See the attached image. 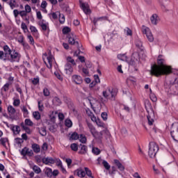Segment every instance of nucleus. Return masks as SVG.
<instances>
[{"label":"nucleus","instance_id":"58836bf2","mask_svg":"<svg viewBox=\"0 0 178 178\" xmlns=\"http://www.w3.org/2000/svg\"><path fill=\"white\" fill-rule=\"evenodd\" d=\"M9 5L11 9H15V8H16V0H10L9 1Z\"/></svg>","mask_w":178,"mask_h":178},{"label":"nucleus","instance_id":"e2e57ef3","mask_svg":"<svg viewBox=\"0 0 178 178\" xmlns=\"http://www.w3.org/2000/svg\"><path fill=\"white\" fill-rule=\"evenodd\" d=\"M21 29H22V30H24V32H26V30H28L27 25H26V23L22 22Z\"/></svg>","mask_w":178,"mask_h":178},{"label":"nucleus","instance_id":"f03ea898","mask_svg":"<svg viewBox=\"0 0 178 178\" xmlns=\"http://www.w3.org/2000/svg\"><path fill=\"white\" fill-rule=\"evenodd\" d=\"M165 88L170 90L171 94H177L178 92V77L173 76L171 79L164 83Z\"/></svg>","mask_w":178,"mask_h":178},{"label":"nucleus","instance_id":"a211bd4d","mask_svg":"<svg viewBox=\"0 0 178 178\" xmlns=\"http://www.w3.org/2000/svg\"><path fill=\"white\" fill-rule=\"evenodd\" d=\"M136 47L138 49L140 50V52H144V46H143V42L140 40V39H137L136 40Z\"/></svg>","mask_w":178,"mask_h":178},{"label":"nucleus","instance_id":"09e8293b","mask_svg":"<svg viewBox=\"0 0 178 178\" xmlns=\"http://www.w3.org/2000/svg\"><path fill=\"white\" fill-rule=\"evenodd\" d=\"M96 84H98V83H101V81L99 80V76L98 75L94 76V81Z\"/></svg>","mask_w":178,"mask_h":178},{"label":"nucleus","instance_id":"6e6d98bb","mask_svg":"<svg viewBox=\"0 0 178 178\" xmlns=\"http://www.w3.org/2000/svg\"><path fill=\"white\" fill-rule=\"evenodd\" d=\"M124 31L127 33V35H133V32L129 28H127L126 29H124Z\"/></svg>","mask_w":178,"mask_h":178},{"label":"nucleus","instance_id":"ddd939ff","mask_svg":"<svg viewBox=\"0 0 178 178\" xmlns=\"http://www.w3.org/2000/svg\"><path fill=\"white\" fill-rule=\"evenodd\" d=\"M42 161L44 165H49V163L54 165L55 163V159L52 157H44Z\"/></svg>","mask_w":178,"mask_h":178},{"label":"nucleus","instance_id":"cd10ccee","mask_svg":"<svg viewBox=\"0 0 178 178\" xmlns=\"http://www.w3.org/2000/svg\"><path fill=\"white\" fill-rule=\"evenodd\" d=\"M53 103L56 106H59V105H60V104H62V101H60V99H59L58 97H56L53 99Z\"/></svg>","mask_w":178,"mask_h":178},{"label":"nucleus","instance_id":"de8ad7c7","mask_svg":"<svg viewBox=\"0 0 178 178\" xmlns=\"http://www.w3.org/2000/svg\"><path fill=\"white\" fill-rule=\"evenodd\" d=\"M14 106H19L20 105V99H15L13 102Z\"/></svg>","mask_w":178,"mask_h":178},{"label":"nucleus","instance_id":"72a5a7b5","mask_svg":"<svg viewBox=\"0 0 178 178\" xmlns=\"http://www.w3.org/2000/svg\"><path fill=\"white\" fill-rule=\"evenodd\" d=\"M79 138H80V136L77 132L72 133L70 136V140H79Z\"/></svg>","mask_w":178,"mask_h":178},{"label":"nucleus","instance_id":"7ed1b4c3","mask_svg":"<svg viewBox=\"0 0 178 178\" xmlns=\"http://www.w3.org/2000/svg\"><path fill=\"white\" fill-rule=\"evenodd\" d=\"M3 56H5V53L3 51H0V59L1 60H9L10 62H19L20 58H22V55L19 54V52L16 51V50H13L12 53L7 57L6 58H4Z\"/></svg>","mask_w":178,"mask_h":178},{"label":"nucleus","instance_id":"473e14b6","mask_svg":"<svg viewBox=\"0 0 178 178\" xmlns=\"http://www.w3.org/2000/svg\"><path fill=\"white\" fill-rule=\"evenodd\" d=\"M39 133L43 137L47 136V129H45L44 127L39 128Z\"/></svg>","mask_w":178,"mask_h":178},{"label":"nucleus","instance_id":"680f3d73","mask_svg":"<svg viewBox=\"0 0 178 178\" xmlns=\"http://www.w3.org/2000/svg\"><path fill=\"white\" fill-rule=\"evenodd\" d=\"M47 5H48V3H47L46 1H42L40 6L42 9H45V8H47Z\"/></svg>","mask_w":178,"mask_h":178},{"label":"nucleus","instance_id":"5fc2aeb1","mask_svg":"<svg viewBox=\"0 0 178 178\" xmlns=\"http://www.w3.org/2000/svg\"><path fill=\"white\" fill-rule=\"evenodd\" d=\"M43 94L44 97H49V90H48V88H44L43 90Z\"/></svg>","mask_w":178,"mask_h":178},{"label":"nucleus","instance_id":"f257e3e1","mask_svg":"<svg viewBox=\"0 0 178 178\" xmlns=\"http://www.w3.org/2000/svg\"><path fill=\"white\" fill-rule=\"evenodd\" d=\"M163 55H159L157 58V65L154 64L151 67L150 73L156 77H159V76H164L170 74L172 73V70L165 62V59L162 58Z\"/></svg>","mask_w":178,"mask_h":178},{"label":"nucleus","instance_id":"774afa93","mask_svg":"<svg viewBox=\"0 0 178 178\" xmlns=\"http://www.w3.org/2000/svg\"><path fill=\"white\" fill-rule=\"evenodd\" d=\"M19 15L22 17H24V16H27V12L24 10L20 11Z\"/></svg>","mask_w":178,"mask_h":178},{"label":"nucleus","instance_id":"052dcab7","mask_svg":"<svg viewBox=\"0 0 178 178\" xmlns=\"http://www.w3.org/2000/svg\"><path fill=\"white\" fill-rule=\"evenodd\" d=\"M30 30H31V33H38V30H37V28H35V26H31Z\"/></svg>","mask_w":178,"mask_h":178},{"label":"nucleus","instance_id":"a18cd8bd","mask_svg":"<svg viewBox=\"0 0 178 178\" xmlns=\"http://www.w3.org/2000/svg\"><path fill=\"white\" fill-rule=\"evenodd\" d=\"M65 126L67 127H72L73 126V122L70 120H65Z\"/></svg>","mask_w":178,"mask_h":178},{"label":"nucleus","instance_id":"bb28decb","mask_svg":"<svg viewBox=\"0 0 178 178\" xmlns=\"http://www.w3.org/2000/svg\"><path fill=\"white\" fill-rule=\"evenodd\" d=\"M62 8L63 9L64 12H66V13H67L68 15H70V13H72V10H70V7H69L68 5H63Z\"/></svg>","mask_w":178,"mask_h":178},{"label":"nucleus","instance_id":"6ab92c4d","mask_svg":"<svg viewBox=\"0 0 178 178\" xmlns=\"http://www.w3.org/2000/svg\"><path fill=\"white\" fill-rule=\"evenodd\" d=\"M74 173L76 174V176H78V177H86V171L83 170V169L81 168H79L76 170H75Z\"/></svg>","mask_w":178,"mask_h":178},{"label":"nucleus","instance_id":"4c0bfd02","mask_svg":"<svg viewBox=\"0 0 178 178\" xmlns=\"http://www.w3.org/2000/svg\"><path fill=\"white\" fill-rule=\"evenodd\" d=\"M92 152L95 155H99L101 154V150L98 147H92Z\"/></svg>","mask_w":178,"mask_h":178},{"label":"nucleus","instance_id":"0eeeda50","mask_svg":"<svg viewBox=\"0 0 178 178\" xmlns=\"http://www.w3.org/2000/svg\"><path fill=\"white\" fill-rule=\"evenodd\" d=\"M44 172L47 177H52V176L56 177V176L59 175V170H54V171H52V168H45Z\"/></svg>","mask_w":178,"mask_h":178},{"label":"nucleus","instance_id":"0e129e2a","mask_svg":"<svg viewBox=\"0 0 178 178\" xmlns=\"http://www.w3.org/2000/svg\"><path fill=\"white\" fill-rule=\"evenodd\" d=\"M42 149L43 151H47V149H48V143H44L43 145H42Z\"/></svg>","mask_w":178,"mask_h":178},{"label":"nucleus","instance_id":"b1692460","mask_svg":"<svg viewBox=\"0 0 178 178\" xmlns=\"http://www.w3.org/2000/svg\"><path fill=\"white\" fill-rule=\"evenodd\" d=\"M152 24H154L156 26L158 24V15L156 14H153L152 16L150 17Z\"/></svg>","mask_w":178,"mask_h":178},{"label":"nucleus","instance_id":"3c124183","mask_svg":"<svg viewBox=\"0 0 178 178\" xmlns=\"http://www.w3.org/2000/svg\"><path fill=\"white\" fill-rule=\"evenodd\" d=\"M28 39L29 40V42L31 45H34V38L31 35H28Z\"/></svg>","mask_w":178,"mask_h":178},{"label":"nucleus","instance_id":"c756f323","mask_svg":"<svg viewBox=\"0 0 178 178\" xmlns=\"http://www.w3.org/2000/svg\"><path fill=\"white\" fill-rule=\"evenodd\" d=\"M33 116L36 120H40L41 119V114H40V112L38 111L33 112Z\"/></svg>","mask_w":178,"mask_h":178},{"label":"nucleus","instance_id":"69168bd1","mask_svg":"<svg viewBox=\"0 0 178 178\" xmlns=\"http://www.w3.org/2000/svg\"><path fill=\"white\" fill-rule=\"evenodd\" d=\"M78 59L80 60L81 63H84V62H86V58L83 56H79Z\"/></svg>","mask_w":178,"mask_h":178},{"label":"nucleus","instance_id":"4468645a","mask_svg":"<svg viewBox=\"0 0 178 178\" xmlns=\"http://www.w3.org/2000/svg\"><path fill=\"white\" fill-rule=\"evenodd\" d=\"M65 72L66 74H72L73 73V67H72V64L67 63L65 65Z\"/></svg>","mask_w":178,"mask_h":178},{"label":"nucleus","instance_id":"f8f14e48","mask_svg":"<svg viewBox=\"0 0 178 178\" xmlns=\"http://www.w3.org/2000/svg\"><path fill=\"white\" fill-rule=\"evenodd\" d=\"M3 49L4 51V56L3 58L4 59H7V58H8L10 56V54L13 53V51H12V49H10V48L9 47V46H8V44H6L3 46Z\"/></svg>","mask_w":178,"mask_h":178},{"label":"nucleus","instance_id":"49530a36","mask_svg":"<svg viewBox=\"0 0 178 178\" xmlns=\"http://www.w3.org/2000/svg\"><path fill=\"white\" fill-rule=\"evenodd\" d=\"M18 42H19L20 44H22V45H24V38L23 37V35H20L18 39H17Z\"/></svg>","mask_w":178,"mask_h":178},{"label":"nucleus","instance_id":"37998d69","mask_svg":"<svg viewBox=\"0 0 178 178\" xmlns=\"http://www.w3.org/2000/svg\"><path fill=\"white\" fill-rule=\"evenodd\" d=\"M8 138H1L0 139L1 144H2L3 147L6 145V143H8Z\"/></svg>","mask_w":178,"mask_h":178},{"label":"nucleus","instance_id":"c85d7f7f","mask_svg":"<svg viewBox=\"0 0 178 178\" xmlns=\"http://www.w3.org/2000/svg\"><path fill=\"white\" fill-rule=\"evenodd\" d=\"M8 111L10 113V116H11V115H15V113H16V109H15V108H13L12 106H8Z\"/></svg>","mask_w":178,"mask_h":178},{"label":"nucleus","instance_id":"603ef678","mask_svg":"<svg viewBox=\"0 0 178 178\" xmlns=\"http://www.w3.org/2000/svg\"><path fill=\"white\" fill-rule=\"evenodd\" d=\"M25 12H26V13H30V12H31V7L29 4L25 6Z\"/></svg>","mask_w":178,"mask_h":178},{"label":"nucleus","instance_id":"5701e85b","mask_svg":"<svg viewBox=\"0 0 178 178\" xmlns=\"http://www.w3.org/2000/svg\"><path fill=\"white\" fill-rule=\"evenodd\" d=\"M81 8L83 10V11L86 15H88L91 13V10H90V8L88 6H86V3H82L81 5Z\"/></svg>","mask_w":178,"mask_h":178},{"label":"nucleus","instance_id":"a878e982","mask_svg":"<svg viewBox=\"0 0 178 178\" xmlns=\"http://www.w3.org/2000/svg\"><path fill=\"white\" fill-rule=\"evenodd\" d=\"M85 173L86 175L89 177L90 178H94V176H92V172H91V170H90L88 168L85 167L84 168Z\"/></svg>","mask_w":178,"mask_h":178},{"label":"nucleus","instance_id":"4d7b16f0","mask_svg":"<svg viewBox=\"0 0 178 178\" xmlns=\"http://www.w3.org/2000/svg\"><path fill=\"white\" fill-rule=\"evenodd\" d=\"M102 118L103 120H108V114L105 112L102 113Z\"/></svg>","mask_w":178,"mask_h":178},{"label":"nucleus","instance_id":"c03bdc74","mask_svg":"<svg viewBox=\"0 0 178 178\" xmlns=\"http://www.w3.org/2000/svg\"><path fill=\"white\" fill-rule=\"evenodd\" d=\"M118 58L120 59V60H126L127 57H126V54H118Z\"/></svg>","mask_w":178,"mask_h":178},{"label":"nucleus","instance_id":"6e6552de","mask_svg":"<svg viewBox=\"0 0 178 178\" xmlns=\"http://www.w3.org/2000/svg\"><path fill=\"white\" fill-rule=\"evenodd\" d=\"M140 60V54L137 51H134L132 55L131 60L129 61V65L131 66H135L136 63H138Z\"/></svg>","mask_w":178,"mask_h":178},{"label":"nucleus","instance_id":"412c9836","mask_svg":"<svg viewBox=\"0 0 178 178\" xmlns=\"http://www.w3.org/2000/svg\"><path fill=\"white\" fill-rule=\"evenodd\" d=\"M10 129L14 134H20L21 129H20V127L19 125H11Z\"/></svg>","mask_w":178,"mask_h":178},{"label":"nucleus","instance_id":"ea45409f","mask_svg":"<svg viewBox=\"0 0 178 178\" xmlns=\"http://www.w3.org/2000/svg\"><path fill=\"white\" fill-rule=\"evenodd\" d=\"M72 29L69 28V26H65L63 29V34H68V33H70Z\"/></svg>","mask_w":178,"mask_h":178},{"label":"nucleus","instance_id":"9d476101","mask_svg":"<svg viewBox=\"0 0 178 178\" xmlns=\"http://www.w3.org/2000/svg\"><path fill=\"white\" fill-rule=\"evenodd\" d=\"M21 155L22 156H33L34 155V152H33L32 149H30L29 147H25L21 151Z\"/></svg>","mask_w":178,"mask_h":178},{"label":"nucleus","instance_id":"e433bc0d","mask_svg":"<svg viewBox=\"0 0 178 178\" xmlns=\"http://www.w3.org/2000/svg\"><path fill=\"white\" fill-rule=\"evenodd\" d=\"M102 165L105 168V169H106V170H109V169H111V165H109L108 161L104 160L102 161Z\"/></svg>","mask_w":178,"mask_h":178},{"label":"nucleus","instance_id":"2eb2a0df","mask_svg":"<svg viewBox=\"0 0 178 178\" xmlns=\"http://www.w3.org/2000/svg\"><path fill=\"white\" fill-rule=\"evenodd\" d=\"M80 150L79 152V154L81 155H86L87 154V151H88L87 146L86 145H79Z\"/></svg>","mask_w":178,"mask_h":178},{"label":"nucleus","instance_id":"1a4fd4ad","mask_svg":"<svg viewBox=\"0 0 178 178\" xmlns=\"http://www.w3.org/2000/svg\"><path fill=\"white\" fill-rule=\"evenodd\" d=\"M143 34H145L149 42H154V35H152V33L151 32L149 28H145L143 31Z\"/></svg>","mask_w":178,"mask_h":178},{"label":"nucleus","instance_id":"f3484780","mask_svg":"<svg viewBox=\"0 0 178 178\" xmlns=\"http://www.w3.org/2000/svg\"><path fill=\"white\" fill-rule=\"evenodd\" d=\"M72 81L75 84H81L83 83V79L79 75L72 76Z\"/></svg>","mask_w":178,"mask_h":178},{"label":"nucleus","instance_id":"aec40b11","mask_svg":"<svg viewBox=\"0 0 178 178\" xmlns=\"http://www.w3.org/2000/svg\"><path fill=\"white\" fill-rule=\"evenodd\" d=\"M31 148L35 154H39V152H41V147H40V145L37 143L32 144Z\"/></svg>","mask_w":178,"mask_h":178},{"label":"nucleus","instance_id":"c9c22d12","mask_svg":"<svg viewBox=\"0 0 178 178\" xmlns=\"http://www.w3.org/2000/svg\"><path fill=\"white\" fill-rule=\"evenodd\" d=\"M67 63H71L72 66H76V62L74 61V59L72 58L71 56H68L67 58Z\"/></svg>","mask_w":178,"mask_h":178},{"label":"nucleus","instance_id":"864d4df0","mask_svg":"<svg viewBox=\"0 0 178 178\" xmlns=\"http://www.w3.org/2000/svg\"><path fill=\"white\" fill-rule=\"evenodd\" d=\"M82 72L85 74V76H90V72L88 71V68H83Z\"/></svg>","mask_w":178,"mask_h":178},{"label":"nucleus","instance_id":"39448f33","mask_svg":"<svg viewBox=\"0 0 178 178\" xmlns=\"http://www.w3.org/2000/svg\"><path fill=\"white\" fill-rule=\"evenodd\" d=\"M158 151H159V146L154 142H150L149 144V156L150 158H155Z\"/></svg>","mask_w":178,"mask_h":178},{"label":"nucleus","instance_id":"2f4dec72","mask_svg":"<svg viewBox=\"0 0 178 178\" xmlns=\"http://www.w3.org/2000/svg\"><path fill=\"white\" fill-rule=\"evenodd\" d=\"M70 148L72 151L77 152V151H79V145H77L76 143H72L70 145Z\"/></svg>","mask_w":178,"mask_h":178},{"label":"nucleus","instance_id":"a19ab883","mask_svg":"<svg viewBox=\"0 0 178 178\" xmlns=\"http://www.w3.org/2000/svg\"><path fill=\"white\" fill-rule=\"evenodd\" d=\"M24 123L26 124V126H33L34 125V123L32 122L31 120L30 119H26L25 121H24Z\"/></svg>","mask_w":178,"mask_h":178},{"label":"nucleus","instance_id":"8fccbe9b","mask_svg":"<svg viewBox=\"0 0 178 178\" xmlns=\"http://www.w3.org/2000/svg\"><path fill=\"white\" fill-rule=\"evenodd\" d=\"M40 26H41L42 29L43 30V31H47V29H49V27H48L47 26V24L42 23L40 24Z\"/></svg>","mask_w":178,"mask_h":178},{"label":"nucleus","instance_id":"13d9d810","mask_svg":"<svg viewBox=\"0 0 178 178\" xmlns=\"http://www.w3.org/2000/svg\"><path fill=\"white\" fill-rule=\"evenodd\" d=\"M54 74H55L56 77H57V79H58V80H60V81H62V80H63V78L62 77L60 74H59V72H54Z\"/></svg>","mask_w":178,"mask_h":178},{"label":"nucleus","instance_id":"423d86ee","mask_svg":"<svg viewBox=\"0 0 178 178\" xmlns=\"http://www.w3.org/2000/svg\"><path fill=\"white\" fill-rule=\"evenodd\" d=\"M118 94V90L116 89H111V88H108L107 90L103 91V97L104 98L108 99L111 95V98H115Z\"/></svg>","mask_w":178,"mask_h":178},{"label":"nucleus","instance_id":"9b49d317","mask_svg":"<svg viewBox=\"0 0 178 178\" xmlns=\"http://www.w3.org/2000/svg\"><path fill=\"white\" fill-rule=\"evenodd\" d=\"M67 38H68V42L69 44H70V45H76L78 49L80 50V44L77 41L74 40V38L73 37L72 34H69L67 35Z\"/></svg>","mask_w":178,"mask_h":178},{"label":"nucleus","instance_id":"4be33fe9","mask_svg":"<svg viewBox=\"0 0 178 178\" xmlns=\"http://www.w3.org/2000/svg\"><path fill=\"white\" fill-rule=\"evenodd\" d=\"M88 127L93 137H95V134H97V130H95L94 125H92L91 123H88Z\"/></svg>","mask_w":178,"mask_h":178},{"label":"nucleus","instance_id":"dca6fc26","mask_svg":"<svg viewBox=\"0 0 178 178\" xmlns=\"http://www.w3.org/2000/svg\"><path fill=\"white\" fill-rule=\"evenodd\" d=\"M114 163L116 165L118 169H119L120 172H124V165H123V164H122L119 160L115 159Z\"/></svg>","mask_w":178,"mask_h":178},{"label":"nucleus","instance_id":"79ce46f5","mask_svg":"<svg viewBox=\"0 0 178 178\" xmlns=\"http://www.w3.org/2000/svg\"><path fill=\"white\" fill-rule=\"evenodd\" d=\"M16 144H17L18 145H22V144H23V143H24V140H23V139L20 138H16L15 139Z\"/></svg>","mask_w":178,"mask_h":178},{"label":"nucleus","instance_id":"393cba45","mask_svg":"<svg viewBox=\"0 0 178 178\" xmlns=\"http://www.w3.org/2000/svg\"><path fill=\"white\" fill-rule=\"evenodd\" d=\"M99 20H108V17H100L97 18H94L93 24L97 26V22H99Z\"/></svg>","mask_w":178,"mask_h":178},{"label":"nucleus","instance_id":"7c9ffc66","mask_svg":"<svg viewBox=\"0 0 178 178\" xmlns=\"http://www.w3.org/2000/svg\"><path fill=\"white\" fill-rule=\"evenodd\" d=\"M78 140H79V141L82 143V144H86V143L87 142V138H86V136H84L83 134H81Z\"/></svg>","mask_w":178,"mask_h":178},{"label":"nucleus","instance_id":"f704fd0d","mask_svg":"<svg viewBox=\"0 0 178 178\" xmlns=\"http://www.w3.org/2000/svg\"><path fill=\"white\" fill-rule=\"evenodd\" d=\"M33 170L37 175H40V173L41 172V168L40 167H38V165H33Z\"/></svg>","mask_w":178,"mask_h":178},{"label":"nucleus","instance_id":"20e7f679","mask_svg":"<svg viewBox=\"0 0 178 178\" xmlns=\"http://www.w3.org/2000/svg\"><path fill=\"white\" fill-rule=\"evenodd\" d=\"M146 111L147 112V122L149 126H152L154 124V122H155V113L154 112V108H152V106L151 104L147 103V106H145Z\"/></svg>","mask_w":178,"mask_h":178},{"label":"nucleus","instance_id":"bf43d9fd","mask_svg":"<svg viewBox=\"0 0 178 178\" xmlns=\"http://www.w3.org/2000/svg\"><path fill=\"white\" fill-rule=\"evenodd\" d=\"M33 84L34 86H37L40 83V79L39 78H34L33 80L32 81Z\"/></svg>","mask_w":178,"mask_h":178},{"label":"nucleus","instance_id":"338daca9","mask_svg":"<svg viewBox=\"0 0 178 178\" xmlns=\"http://www.w3.org/2000/svg\"><path fill=\"white\" fill-rule=\"evenodd\" d=\"M9 83H6L3 86V90L4 91H8L9 90Z\"/></svg>","mask_w":178,"mask_h":178}]
</instances>
